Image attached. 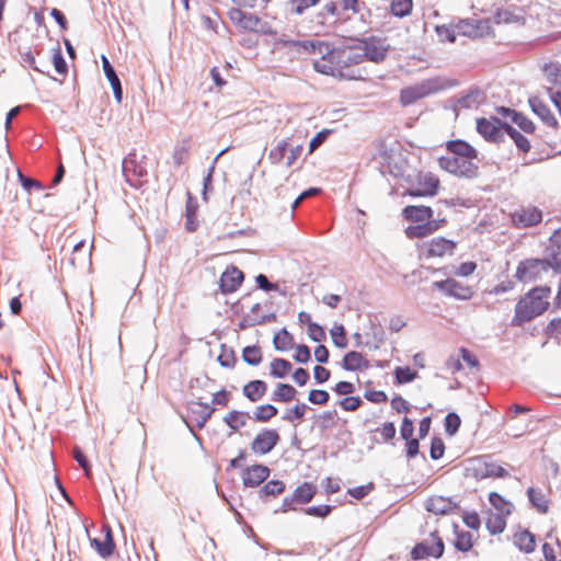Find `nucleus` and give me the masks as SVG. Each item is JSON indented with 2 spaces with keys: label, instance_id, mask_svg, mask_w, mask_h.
<instances>
[{
  "label": "nucleus",
  "instance_id": "1",
  "mask_svg": "<svg viewBox=\"0 0 561 561\" xmlns=\"http://www.w3.org/2000/svg\"><path fill=\"white\" fill-rule=\"evenodd\" d=\"M446 150L447 154L438 158L442 170L459 179L471 180L478 176V152L470 144L460 139L448 140Z\"/></svg>",
  "mask_w": 561,
  "mask_h": 561
},
{
  "label": "nucleus",
  "instance_id": "2",
  "mask_svg": "<svg viewBox=\"0 0 561 561\" xmlns=\"http://www.w3.org/2000/svg\"><path fill=\"white\" fill-rule=\"evenodd\" d=\"M549 286H536L524 294L516 302L511 324L522 327L535 318L543 314L550 306Z\"/></svg>",
  "mask_w": 561,
  "mask_h": 561
},
{
  "label": "nucleus",
  "instance_id": "3",
  "mask_svg": "<svg viewBox=\"0 0 561 561\" xmlns=\"http://www.w3.org/2000/svg\"><path fill=\"white\" fill-rule=\"evenodd\" d=\"M401 215L405 221L416 224L405 228L404 233L409 239H424L446 224L445 219H433L434 210L425 205H408Z\"/></svg>",
  "mask_w": 561,
  "mask_h": 561
},
{
  "label": "nucleus",
  "instance_id": "4",
  "mask_svg": "<svg viewBox=\"0 0 561 561\" xmlns=\"http://www.w3.org/2000/svg\"><path fill=\"white\" fill-rule=\"evenodd\" d=\"M284 44L298 50L302 49L305 51L320 54V57L313 61L316 71L333 78L335 73H339V47H331L328 43L312 41H287L284 42Z\"/></svg>",
  "mask_w": 561,
  "mask_h": 561
},
{
  "label": "nucleus",
  "instance_id": "5",
  "mask_svg": "<svg viewBox=\"0 0 561 561\" xmlns=\"http://www.w3.org/2000/svg\"><path fill=\"white\" fill-rule=\"evenodd\" d=\"M359 55L354 45L339 47L337 71L335 79L346 81H360L365 80L367 72L364 68L359 67Z\"/></svg>",
  "mask_w": 561,
  "mask_h": 561
},
{
  "label": "nucleus",
  "instance_id": "6",
  "mask_svg": "<svg viewBox=\"0 0 561 561\" xmlns=\"http://www.w3.org/2000/svg\"><path fill=\"white\" fill-rule=\"evenodd\" d=\"M359 55V64L365 60L381 64L386 60L391 46L386 37L368 36L353 44Z\"/></svg>",
  "mask_w": 561,
  "mask_h": 561
},
{
  "label": "nucleus",
  "instance_id": "7",
  "mask_svg": "<svg viewBox=\"0 0 561 561\" xmlns=\"http://www.w3.org/2000/svg\"><path fill=\"white\" fill-rule=\"evenodd\" d=\"M440 181L432 172H419L414 179V186L408 188L403 195L411 197H433L438 194Z\"/></svg>",
  "mask_w": 561,
  "mask_h": 561
},
{
  "label": "nucleus",
  "instance_id": "8",
  "mask_svg": "<svg viewBox=\"0 0 561 561\" xmlns=\"http://www.w3.org/2000/svg\"><path fill=\"white\" fill-rule=\"evenodd\" d=\"M420 256L425 259L444 257L453 255L457 249V242L444 237H435L417 244Z\"/></svg>",
  "mask_w": 561,
  "mask_h": 561
},
{
  "label": "nucleus",
  "instance_id": "9",
  "mask_svg": "<svg viewBox=\"0 0 561 561\" xmlns=\"http://www.w3.org/2000/svg\"><path fill=\"white\" fill-rule=\"evenodd\" d=\"M228 16L232 23L243 30L263 34H275L266 22H263L259 16L244 12L239 8L230 9Z\"/></svg>",
  "mask_w": 561,
  "mask_h": 561
},
{
  "label": "nucleus",
  "instance_id": "10",
  "mask_svg": "<svg viewBox=\"0 0 561 561\" xmlns=\"http://www.w3.org/2000/svg\"><path fill=\"white\" fill-rule=\"evenodd\" d=\"M445 545L437 530L431 533L430 537L416 543L411 550L412 560L425 558L438 559L444 554Z\"/></svg>",
  "mask_w": 561,
  "mask_h": 561
},
{
  "label": "nucleus",
  "instance_id": "11",
  "mask_svg": "<svg viewBox=\"0 0 561 561\" xmlns=\"http://www.w3.org/2000/svg\"><path fill=\"white\" fill-rule=\"evenodd\" d=\"M549 271V264L542 259H526L519 262L515 277L522 283H534Z\"/></svg>",
  "mask_w": 561,
  "mask_h": 561
},
{
  "label": "nucleus",
  "instance_id": "12",
  "mask_svg": "<svg viewBox=\"0 0 561 561\" xmlns=\"http://www.w3.org/2000/svg\"><path fill=\"white\" fill-rule=\"evenodd\" d=\"M511 220L516 228H530L542 221V210L534 205H523L511 213Z\"/></svg>",
  "mask_w": 561,
  "mask_h": 561
},
{
  "label": "nucleus",
  "instance_id": "13",
  "mask_svg": "<svg viewBox=\"0 0 561 561\" xmlns=\"http://www.w3.org/2000/svg\"><path fill=\"white\" fill-rule=\"evenodd\" d=\"M433 288L442 291L446 296L454 297L458 300H469L474 295V290L471 286L459 282L455 278H446L444 280H437L432 284Z\"/></svg>",
  "mask_w": 561,
  "mask_h": 561
},
{
  "label": "nucleus",
  "instance_id": "14",
  "mask_svg": "<svg viewBox=\"0 0 561 561\" xmlns=\"http://www.w3.org/2000/svg\"><path fill=\"white\" fill-rule=\"evenodd\" d=\"M457 33L470 38H483L492 33L489 19H465L457 23Z\"/></svg>",
  "mask_w": 561,
  "mask_h": 561
},
{
  "label": "nucleus",
  "instance_id": "15",
  "mask_svg": "<svg viewBox=\"0 0 561 561\" xmlns=\"http://www.w3.org/2000/svg\"><path fill=\"white\" fill-rule=\"evenodd\" d=\"M280 436L274 428L260 431L250 444L253 454L263 456L272 451L279 443Z\"/></svg>",
  "mask_w": 561,
  "mask_h": 561
},
{
  "label": "nucleus",
  "instance_id": "16",
  "mask_svg": "<svg viewBox=\"0 0 561 561\" xmlns=\"http://www.w3.org/2000/svg\"><path fill=\"white\" fill-rule=\"evenodd\" d=\"M461 359L466 363V366L470 370L479 371L480 370V362L477 355L466 347L459 348V356H450L446 360V367L451 374H456L463 369V365Z\"/></svg>",
  "mask_w": 561,
  "mask_h": 561
},
{
  "label": "nucleus",
  "instance_id": "17",
  "mask_svg": "<svg viewBox=\"0 0 561 561\" xmlns=\"http://www.w3.org/2000/svg\"><path fill=\"white\" fill-rule=\"evenodd\" d=\"M546 254L547 256L542 260L549 264V270L561 273V228L557 229L549 238Z\"/></svg>",
  "mask_w": 561,
  "mask_h": 561
},
{
  "label": "nucleus",
  "instance_id": "18",
  "mask_svg": "<svg viewBox=\"0 0 561 561\" xmlns=\"http://www.w3.org/2000/svg\"><path fill=\"white\" fill-rule=\"evenodd\" d=\"M425 508L435 515H448L458 508V502L454 497L435 494L426 499Z\"/></svg>",
  "mask_w": 561,
  "mask_h": 561
},
{
  "label": "nucleus",
  "instance_id": "19",
  "mask_svg": "<svg viewBox=\"0 0 561 561\" xmlns=\"http://www.w3.org/2000/svg\"><path fill=\"white\" fill-rule=\"evenodd\" d=\"M244 279L242 271L237 266H228L220 276L219 287L222 294H231L238 290Z\"/></svg>",
  "mask_w": 561,
  "mask_h": 561
},
{
  "label": "nucleus",
  "instance_id": "20",
  "mask_svg": "<svg viewBox=\"0 0 561 561\" xmlns=\"http://www.w3.org/2000/svg\"><path fill=\"white\" fill-rule=\"evenodd\" d=\"M271 470L268 467L255 463L247 467L242 474V483L247 488H256L270 477Z\"/></svg>",
  "mask_w": 561,
  "mask_h": 561
},
{
  "label": "nucleus",
  "instance_id": "21",
  "mask_svg": "<svg viewBox=\"0 0 561 561\" xmlns=\"http://www.w3.org/2000/svg\"><path fill=\"white\" fill-rule=\"evenodd\" d=\"M503 123L496 117L478 118L477 130L486 140L496 141L502 136Z\"/></svg>",
  "mask_w": 561,
  "mask_h": 561
},
{
  "label": "nucleus",
  "instance_id": "22",
  "mask_svg": "<svg viewBox=\"0 0 561 561\" xmlns=\"http://www.w3.org/2000/svg\"><path fill=\"white\" fill-rule=\"evenodd\" d=\"M514 546L523 553L530 554L536 551V536L527 528H518L513 534Z\"/></svg>",
  "mask_w": 561,
  "mask_h": 561
},
{
  "label": "nucleus",
  "instance_id": "23",
  "mask_svg": "<svg viewBox=\"0 0 561 561\" xmlns=\"http://www.w3.org/2000/svg\"><path fill=\"white\" fill-rule=\"evenodd\" d=\"M214 411L215 408L209 405L208 403L192 401L188 404V416L192 419L193 422H195V424L199 428L205 426L206 422L209 420Z\"/></svg>",
  "mask_w": 561,
  "mask_h": 561
},
{
  "label": "nucleus",
  "instance_id": "24",
  "mask_svg": "<svg viewBox=\"0 0 561 561\" xmlns=\"http://www.w3.org/2000/svg\"><path fill=\"white\" fill-rule=\"evenodd\" d=\"M104 531V539L100 540L96 538H92L90 540L91 546L96 550L100 557L106 559L114 553L115 542L112 535V529L110 525H103L102 527Z\"/></svg>",
  "mask_w": 561,
  "mask_h": 561
},
{
  "label": "nucleus",
  "instance_id": "25",
  "mask_svg": "<svg viewBox=\"0 0 561 561\" xmlns=\"http://www.w3.org/2000/svg\"><path fill=\"white\" fill-rule=\"evenodd\" d=\"M529 105L533 112L538 115L541 121L550 127H557L558 121L551 112L549 105L539 96H531L529 99Z\"/></svg>",
  "mask_w": 561,
  "mask_h": 561
},
{
  "label": "nucleus",
  "instance_id": "26",
  "mask_svg": "<svg viewBox=\"0 0 561 561\" xmlns=\"http://www.w3.org/2000/svg\"><path fill=\"white\" fill-rule=\"evenodd\" d=\"M341 365L343 369L347 371L366 370L370 367L369 360L362 353L356 351L346 353Z\"/></svg>",
  "mask_w": 561,
  "mask_h": 561
},
{
  "label": "nucleus",
  "instance_id": "27",
  "mask_svg": "<svg viewBox=\"0 0 561 561\" xmlns=\"http://www.w3.org/2000/svg\"><path fill=\"white\" fill-rule=\"evenodd\" d=\"M267 391V383L263 380H251L242 388L243 396L251 402L260 401Z\"/></svg>",
  "mask_w": 561,
  "mask_h": 561
},
{
  "label": "nucleus",
  "instance_id": "28",
  "mask_svg": "<svg viewBox=\"0 0 561 561\" xmlns=\"http://www.w3.org/2000/svg\"><path fill=\"white\" fill-rule=\"evenodd\" d=\"M322 0H288L286 2V13L290 16H301L309 9L319 4Z\"/></svg>",
  "mask_w": 561,
  "mask_h": 561
},
{
  "label": "nucleus",
  "instance_id": "29",
  "mask_svg": "<svg viewBox=\"0 0 561 561\" xmlns=\"http://www.w3.org/2000/svg\"><path fill=\"white\" fill-rule=\"evenodd\" d=\"M527 495H528L529 502L531 503L533 507L539 514L548 513L549 499L541 490L530 486L527 490Z\"/></svg>",
  "mask_w": 561,
  "mask_h": 561
},
{
  "label": "nucleus",
  "instance_id": "30",
  "mask_svg": "<svg viewBox=\"0 0 561 561\" xmlns=\"http://www.w3.org/2000/svg\"><path fill=\"white\" fill-rule=\"evenodd\" d=\"M102 66H103L104 73L111 83L115 99L117 100V102H121L122 93H123L121 81H119L117 75L115 73L114 68L112 67V65L110 64L108 59L105 56H102Z\"/></svg>",
  "mask_w": 561,
  "mask_h": 561
},
{
  "label": "nucleus",
  "instance_id": "31",
  "mask_svg": "<svg viewBox=\"0 0 561 561\" xmlns=\"http://www.w3.org/2000/svg\"><path fill=\"white\" fill-rule=\"evenodd\" d=\"M317 493V486L311 482H304L298 485L293 495L298 504L309 503Z\"/></svg>",
  "mask_w": 561,
  "mask_h": 561
},
{
  "label": "nucleus",
  "instance_id": "32",
  "mask_svg": "<svg viewBox=\"0 0 561 561\" xmlns=\"http://www.w3.org/2000/svg\"><path fill=\"white\" fill-rule=\"evenodd\" d=\"M489 502L500 514L510 516L514 511L513 503L497 492H491L489 494Z\"/></svg>",
  "mask_w": 561,
  "mask_h": 561
},
{
  "label": "nucleus",
  "instance_id": "33",
  "mask_svg": "<svg viewBox=\"0 0 561 561\" xmlns=\"http://www.w3.org/2000/svg\"><path fill=\"white\" fill-rule=\"evenodd\" d=\"M506 517L507 515H503L500 513L490 514L485 520V527L491 535H500L506 528Z\"/></svg>",
  "mask_w": 561,
  "mask_h": 561
},
{
  "label": "nucleus",
  "instance_id": "34",
  "mask_svg": "<svg viewBox=\"0 0 561 561\" xmlns=\"http://www.w3.org/2000/svg\"><path fill=\"white\" fill-rule=\"evenodd\" d=\"M482 466V478H506L510 476L508 471L504 467L493 460H486Z\"/></svg>",
  "mask_w": 561,
  "mask_h": 561
},
{
  "label": "nucleus",
  "instance_id": "35",
  "mask_svg": "<svg viewBox=\"0 0 561 561\" xmlns=\"http://www.w3.org/2000/svg\"><path fill=\"white\" fill-rule=\"evenodd\" d=\"M426 95V92L423 88L420 87H408L401 90L400 92V102L402 105L407 106L413 104L414 102L421 100Z\"/></svg>",
  "mask_w": 561,
  "mask_h": 561
},
{
  "label": "nucleus",
  "instance_id": "36",
  "mask_svg": "<svg viewBox=\"0 0 561 561\" xmlns=\"http://www.w3.org/2000/svg\"><path fill=\"white\" fill-rule=\"evenodd\" d=\"M248 417L247 412L233 410L224 417V421L232 431H239L247 425Z\"/></svg>",
  "mask_w": 561,
  "mask_h": 561
},
{
  "label": "nucleus",
  "instance_id": "37",
  "mask_svg": "<svg viewBox=\"0 0 561 561\" xmlns=\"http://www.w3.org/2000/svg\"><path fill=\"white\" fill-rule=\"evenodd\" d=\"M297 394L296 389L288 383H278L273 392L272 399L278 402H290Z\"/></svg>",
  "mask_w": 561,
  "mask_h": 561
},
{
  "label": "nucleus",
  "instance_id": "38",
  "mask_svg": "<svg viewBox=\"0 0 561 561\" xmlns=\"http://www.w3.org/2000/svg\"><path fill=\"white\" fill-rule=\"evenodd\" d=\"M503 128L506 134L514 140L515 145L520 151L527 153L530 150V142L528 138L522 135L516 128L506 123H504Z\"/></svg>",
  "mask_w": 561,
  "mask_h": 561
},
{
  "label": "nucleus",
  "instance_id": "39",
  "mask_svg": "<svg viewBox=\"0 0 561 561\" xmlns=\"http://www.w3.org/2000/svg\"><path fill=\"white\" fill-rule=\"evenodd\" d=\"M455 528H457V526H455ZM455 535L454 546L457 550L468 552L472 549L473 536L471 533L456 529Z\"/></svg>",
  "mask_w": 561,
  "mask_h": 561
},
{
  "label": "nucleus",
  "instance_id": "40",
  "mask_svg": "<svg viewBox=\"0 0 561 561\" xmlns=\"http://www.w3.org/2000/svg\"><path fill=\"white\" fill-rule=\"evenodd\" d=\"M278 413V410L273 404L266 403L257 405L253 412V419L255 422L259 423H266L270 420H272L274 416H276Z\"/></svg>",
  "mask_w": 561,
  "mask_h": 561
},
{
  "label": "nucleus",
  "instance_id": "41",
  "mask_svg": "<svg viewBox=\"0 0 561 561\" xmlns=\"http://www.w3.org/2000/svg\"><path fill=\"white\" fill-rule=\"evenodd\" d=\"M291 368L293 366L287 359L275 358L270 364V374L275 378H284L290 373Z\"/></svg>",
  "mask_w": 561,
  "mask_h": 561
},
{
  "label": "nucleus",
  "instance_id": "42",
  "mask_svg": "<svg viewBox=\"0 0 561 561\" xmlns=\"http://www.w3.org/2000/svg\"><path fill=\"white\" fill-rule=\"evenodd\" d=\"M413 9L412 0H391L390 12L397 18H404L411 14Z\"/></svg>",
  "mask_w": 561,
  "mask_h": 561
},
{
  "label": "nucleus",
  "instance_id": "43",
  "mask_svg": "<svg viewBox=\"0 0 561 561\" xmlns=\"http://www.w3.org/2000/svg\"><path fill=\"white\" fill-rule=\"evenodd\" d=\"M274 345L277 351H288L294 346L293 335L285 329L278 331L274 336Z\"/></svg>",
  "mask_w": 561,
  "mask_h": 561
},
{
  "label": "nucleus",
  "instance_id": "44",
  "mask_svg": "<svg viewBox=\"0 0 561 561\" xmlns=\"http://www.w3.org/2000/svg\"><path fill=\"white\" fill-rule=\"evenodd\" d=\"M331 337L333 344L339 348H346L348 345V340L346 335V331L342 324L334 325L331 331Z\"/></svg>",
  "mask_w": 561,
  "mask_h": 561
},
{
  "label": "nucleus",
  "instance_id": "45",
  "mask_svg": "<svg viewBox=\"0 0 561 561\" xmlns=\"http://www.w3.org/2000/svg\"><path fill=\"white\" fill-rule=\"evenodd\" d=\"M242 358L249 365L256 366L262 362V351L256 345L247 346L243 348Z\"/></svg>",
  "mask_w": 561,
  "mask_h": 561
},
{
  "label": "nucleus",
  "instance_id": "46",
  "mask_svg": "<svg viewBox=\"0 0 561 561\" xmlns=\"http://www.w3.org/2000/svg\"><path fill=\"white\" fill-rule=\"evenodd\" d=\"M285 491V483L280 480L268 481L261 490V496H277Z\"/></svg>",
  "mask_w": 561,
  "mask_h": 561
},
{
  "label": "nucleus",
  "instance_id": "47",
  "mask_svg": "<svg viewBox=\"0 0 561 561\" xmlns=\"http://www.w3.org/2000/svg\"><path fill=\"white\" fill-rule=\"evenodd\" d=\"M136 154H129L123 162V168L126 173L133 172L137 176H144L147 174V170L144 165H138L136 161Z\"/></svg>",
  "mask_w": 561,
  "mask_h": 561
},
{
  "label": "nucleus",
  "instance_id": "48",
  "mask_svg": "<svg viewBox=\"0 0 561 561\" xmlns=\"http://www.w3.org/2000/svg\"><path fill=\"white\" fill-rule=\"evenodd\" d=\"M546 335L550 340H554L557 343L561 342V317L553 318L547 324Z\"/></svg>",
  "mask_w": 561,
  "mask_h": 561
},
{
  "label": "nucleus",
  "instance_id": "49",
  "mask_svg": "<svg viewBox=\"0 0 561 561\" xmlns=\"http://www.w3.org/2000/svg\"><path fill=\"white\" fill-rule=\"evenodd\" d=\"M394 376L396 382L402 385L413 381L417 377V373L410 367H397Z\"/></svg>",
  "mask_w": 561,
  "mask_h": 561
},
{
  "label": "nucleus",
  "instance_id": "50",
  "mask_svg": "<svg viewBox=\"0 0 561 561\" xmlns=\"http://www.w3.org/2000/svg\"><path fill=\"white\" fill-rule=\"evenodd\" d=\"M436 32L440 41L454 43L458 35L457 24L455 25H440L436 27Z\"/></svg>",
  "mask_w": 561,
  "mask_h": 561
},
{
  "label": "nucleus",
  "instance_id": "51",
  "mask_svg": "<svg viewBox=\"0 0 561 561\" xmlns=\"http://www.w3.org/2000/svg\"><path fill=\"white\" fill-rule=\"evenodd\" d=\"M307 405L305 403L296 404L284 414L283 419L288 422L301 421L305 416Z\"/></svg>",
  "mask_w": 561,
  "mask_h": 561
},
{
  "label": "nucleus",
  "instance_id": "52",
  "mask_svg": "<svg viewBox=\"0 0 561 561\" xmlns=\"http://www.w3.org/2000/svg\"><path fill=\"white\" fill-rule=\"evenodd\" d=\"M218 362L225 368H232L237 362L234 352L222 346L221 352L218 355Z\"/></svg>",
  "mask_w": 561,
  "mask_h": 561
},
{
  "label": "nucleus",
  "instance_id": "53",
  "mask_svg": "<svg viewBox=\"0 0 561 561\" xmlns=\"http://www.w3.org/2000/svg\"><path fill=\"white\" fill-rule=\"evenodd\" d=\"M188 156H190V146L184 142L174 149L172 159H173L174 164L179 167L187 161Z\"/></svg>",
  "mask_w": 561,
  "mask_h": 561
},
{
  "label": "nucleus",
  "instance_id": "54",
  "mask_svg": "<svg viewBox=\"0 0 561 561\" xmlns=\"http://www.w3.org/2000/svg\"><path fill=\"white\" fill-rule=\"evenodd\" d=\"M18 178L23 188L28 193H31L32 190H44V186L39 181L24 176L20 170L18 171Z\"/></svg>",
  "mask_w": 561,
  "mask_h": 561
},
{
  "label": "nucleus",
  "instance_id": "55",
  "mask_svg": "<svg viewBox=\"0 0 561 561\" xmlns=\"http://www.w3.org/2000/svg\"><path fill=\"white\" fill-rule=\"evenodd\" d=\"M461 420L458 414L450 412L445 417V430L449 435H454L460 427Z\"/></svg>",
  "mask_w": 561,
  "mask_h": 561
},
{
  "label": "nucleus",
  "instance_id": "56",
  "mask_svg": "<svg viewBox=\"0 0 561 561\" xmlns=\"http://www.w3.org/2000/svg\"><path fill=\"white\" fill-rule=\"evenodd\" d=\"M73 458L80 465V467L83 469L85 476L88 478H90L92 476L91 465L88 461V458L84 455V453L81 450V448H79V447L73 448Z\"/></svg>",
  "mask_w": 561,
  "mask_h": 561
},
{
  "label": "nucleus",
  "instance_id": "57",
  "mask_svg": "<svg viewBox=\"0 0 561 561\" xmlns=\"http://www.w3.org/2000/svg\"><path fill=\"white\" fill-rule=\"evenodd\" d=\"M513 122L525 133L533 134L536 129L534 123L523 114H515Z\"/></svg>",
  "mask_w": 561,
  "mask_h": 561
},
{
  "label": "nucleus",
  "instance_id": "58",
  "mask_svg": "<svg viewBox=\"0 0 561 561\" xmlns=\"http://www.w3.org/2000/svg\"><path fill=\"white\" fill-rule=\"evenodd\" d=\"M53 65L55 70L60 75H66L68 71V66L62 56L60 47H58L53 54Z\"/></svg>",
  "mask_w": 561,
  "mask_h": 561
},
{
  "label": "nucleus",
  "instance_id": "59",
  "mask_svg": "<svg viewBox=\"0 0 561 561\" xmlns=\"http://www.w3.org/2000/svg\"><path fill=\"white\" fill-rule=\"evenodd\" d=\"M339 404L344 411L353 412L362 405V399L359 397H345Z\"/></svg>",
  "mask_w": 561,
  "mask_h": 561
},
{
  "label": "nucleus",
  "instance_id": "60",
  "mask_svg": "<svg viewBox=\"0 0 561 561\" xmlns=\"http://www.w3.org/2000/svg\"><path fill=\"white\" fill-rule=\"evenodd\" d=\"M373 489H374V484L370 482L365 485L351 488L347 490V493L356 500H362L366 495H368L373 491Z\"/></svg>",
  "mask_w": 561,
  "mask_h": 561
},
{
  "label": "nucleus",
  "instance_id": "61",
  "mask_svg": "<svg viewBox=\"0 0 561 561\" xmlns=\"http://www.w3.org/2000/svg\"><path fill=\"white\" fill-rule=\"evenodd\" d=\"M307 331H308L309 337L314 342H321V341L325 340L324 329L316 322L309 323Z\"/></svg>",
  "mask_w": 561,
  "mask_h": 561
},
{
  "label": "nucleus",
  "instance_id": "62",
  "mask_svg": "<svg viewBox=\"0 0 561 561\" xmlns=\"http://www.w3.org/2000/svg\"><path fill=\"white\" fill-rule=\"evenodd\" d=\"M430 453H431V457L434 460L440 459L445 453L444 442L438 437H434L431 442V451Z\"/></svg>",
  "mask_w": 561,
  "mask_h": 561
},
{
  "label": "nucleus",
  "instance_id": "63",
  "mask_svg": "<svg viewBox=\"0 0 561 561\" xmlns=\"http://www.w3.org/2000/svg\"><path fill=\"white\" fill-rule=\"evenodd\" d=\"M465 525L473 530H478L481 526V519L477 512H467L462 516Z\"/></svg>",
  "mask_w": 561,
  "mask_h": 561
},
{
  "label": "nucleus",
  "instance_id": "64",
  "mask_svg": "<svg viewBox=\"0 0 561 561\" xmlns=\"http://www.w3.org/2000/svg\"><path fill=\"white\" fill-rule=\"evenodd\" d=\"M308 399L313 404H325L330 396L325 390L313 389L309 392Z\"/></svg>",
  "mask_w": 561,
  "mask_h": 561
}]
</instances>
